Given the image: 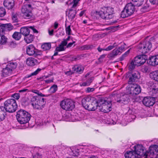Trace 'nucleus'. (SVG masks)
Listing matches in <instances>:
<instances>
[{"instance_id":"nucleus-58","label":"nucleus","mask_w":158,"mask_h":158,"mask_svg":"<svg viewBox=\"0 0 158 158\" xmlns=\"http://www.w3.org/2000/svg\"><path fill=\"white\" fill-rule=\"evenodd\" d=\"M116 56L113 51L111 53L108 55V57L111 58H114Z\"/></svg>"},{"instance_id":"nucleus-62","label":"nucleus","mask_w":158,"mask_h":158,"mask_svg":"<svg viewBox=\"0 0 158 158\" xmlns=\"http://www.w3.org/2000/svg\"><path fill=\"white\" fill-rule=\"evenodd\" d=\"M27 91H28L27 89H24L19 90V93H26Z\"/></svg>"},{"instance_id":"nucleus-9","label":"nucleus","mask_w":158,"mask_h":158,"mask_svg":"<svg viewBox=\"0 0 158 158\" xmlns=\"http://www.w3.org/2000/svg\"><path fill=\"white\" fill-rule=\"evenodd\" d=\"M32 7L31 5L29 4H25L21 8V12L23 14V16L25 19H29L32 17Z\"/></svg>"},{"instance_id":"nucleus-13","label":"nucleus","mask_w":158,"mask_h":158,"mask_svg":"<svg viewBox=\"0 0 158 158\" xmlns=\"http://www.w3.org/2000/svg\"><path fill=\"white\" fill-rule=\"evenodd\" d=\"M147 59V58L145 55H142L135 57L134 60L135 65L138 66L145 63Z\"/></svg>"},{"instance_id":"nucleus-46","label":"nucleus","mask_w":158,"mask_h":158,"mask_svg":"<svg viewBox=\"0 0 158 158\" xmlns=\"http://www.w3.org/2000/svg\"><path fill=\"white\" fill-rule=\"evenodd\" d=\"M31 91L35 94H37V96H40V97H44L45 95L42 94L40 92L39 90L35 89H32Z\"/></svg>"},{"instance_id":"nucleus-33","label":"nucleus","mask_w":158,"mask_h":158,"mask_svg":"<svg viewBox=\"0 0 158 158\" xmlns=\"http://www.w3.org/2000/svg\"><path fill=\"white\" fill-rule=\"evenodd\" d=\"M51 47V44L50 43H45L41 45L42 48L44 50H48Z\"/></svg>"},{"instance_id":"nucleus-38","label":"nucleus","mask_w":158,"mask_h":158,"mask_svg":"<svg viewBox=\"0 0 158 158\" xmlns=\"http://www.w3.org/2000/svg\"><path fill=\"white\" fill-rule=\"evenodd\" d=\"M94 46L93 45L87 44L83 45L81 47L82 50H89L92 49Z\"/></svg>"},{"instance_id":"nucleus-1","label":"nucleus","mask_w":158,"mask_h":158,"mask_svg":"<svg viewBox=\"0 0 158 158\" xmlns=\"http://www.w3.org/2000/svg\"><path fill=\"white\" fill-rule=\"evenodd\" d=\"M99 101L95 98L87 96L82 99L81 102L86 109L89 111H94L99 107Z\"/></svg>"},{"instance_id":"nucleus-11","label":"nucleus","mask_w":158,"mask_h":158,"mask_svg":"<svg viewBox=\"0 0 158 158\" xmlns=\"http://www.w3.org/2000/svg\"><path fill=\"white\" fill-rule=\"evenodd\" d=\"M31 30L34 33H38V31L34 27V26L23 27L20 29V33L24 36L29 34Z\"/></svg>"},{"instance_id":"nucleus-49","label":"nucleus","mask_w":158,"mask_h":158,"mask_svg":"<svg viewBox=\"0 0 158 158\" xmlns=\"http://www.w3.org/2000/svg\"><path fill=\"white\" fill-rule=\"evenodd\" d=\"M130 110H129L127 112V114H129V121H131L133 119H134L136 117L135 115H133L132 114H130Z\"/></svg>"},{"instance_id":"nucleus-56","label":"nucleus","mask_w":158,"mask_h":158,"mask_svg":"<svg viewBox=\"0 0 158 158\" xmlns=\"http://www.w3.org/2000/svg\"><path fill=\"white\" fill-rule=\"evenodd\" d=\"M94 90L95 89L94 88L88 87L86 89V92L87 93H90L94 91Z\"/></svg>"},{"instance_id":"nucleus-60","label":"nucleus","mask_w":158,"mask_h":158,"mask_svg":"<svg viewBox=\"0 0 158 158\" xmlns=\"http://www.w3.org/2000/svg\"><path fill=\"white\" fill-rule=\"evenodd\" d=\"M67 44V41L65 40H64L63 41H62L60 44L64 47V46L66 45Z\"/></svg>"},{"instance_id":"nucleus-18","label":"nucleus","mask_w":158,"mask_h":158,"mask_svg":"<svg viewBox=\"0 0 158 158\" xmlns=\"http://www.w3.org/2000/svg\"><path fill=\"white\" fill-rule=\"evenodd\" d=\"M140 77L139 73L138 71H135L132 73L128 81V84L132 83L133 82L137 81Z\"/></svg>"},{"instance_id":"nucleus-7","label":"nucleus","mask_w":158,"mask_h":158,"mask_svg":"<svg viewBox=\"0 0 158 158\" xmlns=\"http://www.w3.org/2000/svg\"><path fill=\"white\" fill-rule=\"evenodd\" d=\"M98 109L104 113H107L111 111V104L105 100L100 99L99 102Z\"/></svg>"},{"instance_id":"nucleus-43","label":"nucleus","mask_w":158,"mask_h":158,"mask_svg":"<svg viewBox=\"0 0 158 158\" xmlns=\"http://www.w3.org/2000/svg\"><path fill=\"white\" fill-rule=\"evenodd\" d=\"M141 71L144 73H148L150 71V69L148 66H143L141 69Z\"/></svg>"},{"instance_id":"nucleus-37","label":"nucleus","mask_w":158,"mask_h":158,"mask_svg":"<svg viewBox=\"0 0 158 158\" xmlns=\"http://www.w3.org/2000/svg\"><path fill=\"white\" fill-rule=\"evenodd\" d=\"M57 86L56 85L54 84L50 88L49 91L51 93H54L57 90Z\"/></svg>"},{"instance_id":"nucleus-54","label":"nucleus","mask_w":158,"mask_h":158,"mask_svg":"<svg viewBox=\"0 0 158 158\" xmlns=\"http://www.w3.org/2000/svg\"><path fill=\"white\" fill-rule=\"evenodd\" d=\"M12 97L16 100H18L20 98V94L19 93H15L12 95Z\"/></svg>"},{"instance_id":"nucleus-45","label":"nucleus","mask_w":158,"mask_h":158,"mask_svg":"<svg viewBox=\"0 0 158 158\" xmlns=\"http://www.w3.org/2000/svg\"><path fill=\"white\" fill-rule=\"evenodd\" d=\"M152 95L156 97H158V89L153 88L152 90Z\"/></svg>"},{"instance_id":"nucleus-34","label":"nucleus","mask_w":158,"mask_h":158,"mask_svg":"<svg viewBox=\"0 0 158 158\" xmlns=\"http://www.w3.org/2000/svg\"><path fill=\"white\" fill-rule=\"evenodd\" d=\"M20 32H15L12 35V37L16 40H19L21 37Z\"/></svg>"},{"instance_id":"nucleus-19","label":"nucleus","mask_w":158,"mask_h":158,"mask_svg":"<svg viewBox=\"0 0 158 158\" xmlns=\"http://www.w3.org/2000/svg\"><path fill=\"white\" fill-rule=\"evenodd\" d=\"M84 69L85 68L83 66L80 64H78L75 65L72 68V70L74 73L81 74L83 73Z\"/></svg>"},{"instance_id":"nucleus-61","label":"nucleus","mask_w":158,"mask_h":158,"mask_svg":"<svg viewBox=\"0 0 158 158\" xmlns=\"http://www.w3.org/2000/svg\"><path fill=\"white\" fill-rule=\"evenodd\" d=\"M73 73V72L70 70L64 72V74L67 76H70Z\"/></svg>"},{"instance_id":"nucleus-4","label":"nucleus","mask_w":158,"mask_h":158,"mask_svg":"<svg viewBox=\"0 0 158 158\" xmlns=\"http://www.w3.org/2000/svg\"><path fill=\"white\" fill-rule=\"evenodd\" d=\"M112 99H114L113 100L114 103L118 102V103L126 104L128 102L129 100L127 95L126 94H123L122 96L118 91H114L112 93Z\"/></svg>"},{"instance_id":"nucleus-5","label":"nucleus","mask_w":158,"mask_h":158,"mask_svg":"<svg viewBox=\"0 0 158 158\" xmlns=\"http://www.w3.org/2000/svg\"><path fill=\"white\" fill-rule=\"evenodd\" d=\"M4 111L10 113L15 112L17 108L16 101L13 99H9L4 103Z\"/></svg>"},{"instance_id":"nucleus-41","label":"nucleus","mask_w":158,"mask_h":158,"mask_svg":"<svg viewBox=\"0 0 158 158\" xmlns=\"http://www.w3.org/2000/svg\"><path fill=\"white\" fill-rule=\"evenodd\" d=\"M18 15L16 13H13L12 14V19L13 22H17L18 21Z\"/></svg>"},{"instance_id":"nucleus-2","label":"nucleus","mask_w":158,"mask_h":158,"mask_svg":"<svg viewBox=\"0 0 158 158\" xmlns=\"http://www.w3.org/2000/svg\"><path fill=\"white\" fill-rule=\"evenodd\" d=\"M31 115L26 111L21 109L17 112V119L21 124H25L28 123L30 120Z\"/></svg>"},{"instance_id":"nucleus-23","label":"nucleus","mask_w":158,"mask_h":158,"mask_svg":"<svg viewBox=\"0 0 158 158\" xmlns=\"http://www.w3.org/2000/svg\"><path fill=\"white\" fill-rule=\"evenodd\" d=\"M125 158H138L134 151H127L124 154Z\"/></svg>"},{"instance_id":"nucleus-42","label":"nucleus","mask_w":158,"mask_h":158,"mask_svg":"<svg viewBox=\"0 0 158 158\" xmlns=\"http://www.w3.org/2000/svg\"><path fill=\"white\" fill-rule=\"evenodd\" d=\"M130 51V49L128 50L124 53L120 58L119 60L122 61L129 54Z\"/></svg>"},{"instance_id":"nucleus-52","label":"nucleus","mask_w":158,"mask_h":158,"mask_svg":"<svg viewBox=\"0 0 158 158\" xmlns=\"http://www.w3.org/2000/svg\"><path fill=\"white\" fill-rule=\"evenodd\" d=\"M135 66H136L135 63V61H132L131 63L129 65V68L130 69H133L135 67Z\"/></svg>"},{"instance_id":"nucleus-27","label":"nucleus","mask_w":158,"mask_h":158,"mask_svg":"<svg viewBox=\"0 0 158 158\" xmlns=\"http://www.w3.org/2000/svg\"><path fill=\"white\" fill-rule=\"evenodd\" d=\"M11 69L8 68L6 66L2 71V75L4 77L6 76H10L11 74Z\"/></svg>"},{"instance_id":"nucleus-55","label":"nucleus","mask_w":158,"mask_h":158,"mask_svg":"<svg viewBox=\"0 0 158 158\" xmlns=\"http://www.w3.org/2000/svg\"><path fill=\"white\" fill-rule=\"evenodd\" d=\"M125 44L124 43L123 45H122L120 47H119L118 48L120 50V51L121 52H122L123 51L125 50Z\"/></svg>"},{"instance_id":"nucleus-64","label":"nucleus","mask_w":158,"mask_h":158,"mask_svg":"<svg viewBox=\"0 0 158 158\" xmlns=\"http://www.w3.org/2000/svg\"><path fill=\"white\" fill-rule=\"evenodd\" d=\"M89 83L87 82L86 81H85L83 83H82L81 84V86H89Z\"/></svg>"},{"instance_id":"nucleus-15","label":"nucleus","mask_w":158,"mask_h":158,"mask_svg":"<svg viewBox=\"0 0 158 158\" xmlns=\"http://www.w3.org/2000/svg\"><path fill=\"white\" fill-rule=\"evenodd\" d=\"M142 102L145 106L149 107L153 105L155 103V101L153 97H145L143 99Z\"/></svg>"},{"instance_id":"nucleus-16","label":"nucleus","mask_w":158,"mask_h":158,"mask_svg":"<svg viewBox=\"0 0 158 158\" xmlns=\"http://www.w3.org/2000/svg\"><path fill=\"white\" fill-rule=\"evenodd\" d=\"M37 49L32 44H30L27 47L26 52L27 54L29 56H36L37 54Z\"/></svg>"},{"instance_id":"nucleus-26","label":"nucleus","mask_w":158,"mask_h":158,"mask_svg":"<svg viewBox=\"0 0 158 158\" xmlns=\"http://www.w3.org/2000/svg\"><path fill=\"white\" fill-rule=\"evenodd\" d=\"M34 38V36L29 34L24 37V39L27 43L29 44L31 43L33 40Z\"/></svg>"},{"instance_id":"nucleus-57","label":"nucleus","mask_w":158,"mask_h":158,"mask_svg":"<svg viewBox=\"0 0 158 158\" xmlns=\"http://www.w3.org/2000/svg\"><path fill=\"white\" fill-rule=\"evenodd\" d=\"M150 3L153 5L158 4V0H149Z\"/></svg>"},{"instance_id":"nucleus-53","label":"nucleus","mask_w":158,"mask_h":158,"mask_svg":"<svg viewBox=\"0 0 158 158\" xmlns=\"http://www.w3.org/2000/svg\"><path fill=\"white\" fill-rule=\"evenodd\" d=\"M80 0H73V4L72 7V8L74 9H76V7L77 6L79 1Z\"/></svg>"},{"instance_id":"nucleus-32","label":"nucleus","mask_w":158,"mask_h":158,"mask_svg":"<svg viewBox=\"0 0 158 158\" xmlns=\"http://www.w3.org/2000/svg\"><path fill=\"white\" fill-rule=\"evenodd\" d=\"M155 56H152L150 57L149 60L148 61V62L150 65L153 66L156 65V61Z\"/></svg>"},{"instance_id":"nucleus-21","label":"nucleus","mask_w":158,"mask_h":158,"mask_svg":"<svg viewBox=\"0 0 158 158\" xmlns=\"http://www.w3.org/2000/svg\"><path fill=\"white\" fill-rule=\"evenodd\" d=\"M0 27L5 33L6 31L11 30L14 28L10 23L2 24L0 25Z\"/></svg>"},{"instance_id":"nucleus-14","label":"nucleus","mask_w":158,"mask_h":158,"mask_svg":"<svg viewBox=\"0 0 158 158\" xmlns=\"http://www.w3.org/2000/svg\"><path fill=\"white\" fill-rule=\"evenodd\" d=\"M35 105L34 106V108L37 109H41L44 107L45 103L44 102V98L40 96L38 97V100Z\"/></svg>"},{"instance_id":"nucleus-20","label":"nucleus","mask_w":158,"mask_h":158,"mask_svg":"<svg viewBox=\"0 0 158 158\" xmlns=\"http://www.w3.org/2000/svg\"><path fill=\"white\" fill-rule=\"evenodd\" d=\"M3 5L5 7L8 9H12L14 6L15 3L14 0H5Z\"/></svg>"},{"instance_id":"nucleus-31","label":"nucleus","mask_w":158,"mask_h":158,"mask_svg":"<svg viewBox=\"0 0 158 158\" xmlns=\"http://www.w3.org/2000/svg\"><path fill=\"white\" fill-rule=\"evenodd\" d=\"M41 70L40 69L38 68L36 70L29 74L27 75L25 77V79L29 78L32 76L37 75L39 72Z\"/></svg>"},{"instance_id":"nucleus-59","label":"nucleus","mask_w":158,"mask_h":158,"mask_svg":"<svg viewBox=\"0 0 158 158\" xmlns=\"http://www.w3.org/2000/svg\"><path fill=\"white\" fill-rule=\"evenodd\" d=\"M94 80L93 77H90L86 81L87 82L89 83V85H90Z\"/></svg>"},{"instance_id":"nucleus-47","label":"nucleus","mask_w":158,"mask_h":158,"mask_svg":"<svg viewBox=\"0 0 158 158\" xmlns=\"http://www.w3.org/2000/svg\"><path fill=\"white\" fill-rule=\"evenodd\" d=\"M6 12L3 7L0 8V17H3L6 14Z\"/></svg>"},{"instance_id":"nucleus-50","label":"nucleus","mask_w":158,"mask_h":158,"mask_svg":"<svg viewBox=\"0 0 158 158\" xmlns=\"http://www.w3.org/2000/svg\"><path fill=\"white\" fill-rule=\"evenodd\" d=\"M65 30L66 33L69 35H71V30L70 28V25H69L67 27H66Z\"/></svg>"},{"instance_id":"nucleus-48","label":"nucleus","mask_w":158,"mask_h":158,"mask_svg":"<svg viewBox=\"0 0 158 158\" xmlns=\"http://www.w3.org/2000/svg\"><path fill=\"white\" fill-rule=\"evenodd\" d=\"M65 49L66 48H64L63 46L60 44L58 47H57L56 48V50L58 52H60L64 51Z\"/></svg>"},{"instance_id":"nucleus-8","label":"nucleus","mask_w":158,"mask_h":158,"mask_svg":"<svg viewBox=\"0 0 158 158\" xmlns=\"http://www.w3.org/2000/svg\"><path fill=\"white\" fill-rule=\"evenodd\" d=\"M127 87L128 93L131 95L134 96L139 94L141 91L140 86L138 85L131 83Z\"/></svg>"},{"instance_id":"nucleus-36","label":"nucleus","mask_w":158,"mask_h":158,"mask_svg":"<svg viewBox=\"0 0 158 158\" xmlns=\"http://www.w3.org/2000/svg\"><path fill=\"white\" fill-rule=\"evenodd\" d=\"M150 8L149 6L147 4H144L143 6L141 9V11L143 12H145L149 11Z\"/></svg>"},{"instance_id":"nucleus-12","label":"nucleus","mask_w":158,"mask_h":158,"mask_svg":"<svg viewBox=\"0 0 158 158\" xmlns=\"http://www.w3.org/2000/svg\"><path fill=\"white\" fill-rule=\"evenodd\" d=\"M134 152L136 156H146V153L144 150L143 147L141 145L138 144L134 146Z\"/></svg>"},{"instance_id":"nucleus-17","label":"nucleus","mask_w":158,"mask_h":158,"mask_svg":"<svg viewBox=\"0 0 158 158\" xmlns=\"http://www.w3.org/2000/svg\"><path fill=\"white\" fill-rule=\"evenodd\" d=\"M98 14L102 19H110L113 17V14L108 13L103 9L98 12Z\"/></svg>"},{"instance_id":"nucleus-3","label":"nucleus","mask_w":158,"mask_h":158,"mask_svg":"<svg viewBox=\"0 0 158 158\" xmlns=\"http://www.w3.org/2000/svg\"><path fill=\"white\" fill-rule=\"evenodd\" d=\"M155 37H151L149 41L141 43L137 46L138 51L143 54L148 52L152 48V42L155 41Z\"/></svg>"},{"instance_id":"nucleus-10","label":"nucleus","mask_w":158,"mask_h":158,"mask_svg":"<svg viewBox=\"0 0 158 158\" xmlns=\"http://www.w3.org/2000/svg\"><path fill=\"white\" fill-rule=\"evenodd\" d=\"M60 105L62 108L66 110H71L75 107L73 102L69 99L63 100Z\"/></svg>"},{"instance_id":"nucleus-63","label":"nucleus","mask_w":158,"mask_h":158,"mask_svg":"<svg viewBox=\"0 0 158 158\" xmlns=\"http://www.w3.org/2000/svg\"><path fill=\"white\" fill-rule=\"evenodd\" d=\"M89 83L87 82L86 81H85L83 83H82L81 84V86H89Z\"/></svg>"},{"instance_id":"nucleus-29","label":"nucleus","mask_w":158,"mask_h":158,"mask_svg":"<svg viewBox=\"0 0 158 158\" xmlns=\"http://www.w3.org/2000/svg\"><path fill=\"white\" fill-rule=\"evenodd\" d=\"M17 64L16 62L9 63L6 65L8 68L11 69L12 71L17 67Z\"/></svg>"},{"instance_id":"nucleus-44","label":"nucleus","mask_w":158,"mask_h":158,"mask_svg":"<svg viewBox=\"0 0 158 158\" xmlns=\"http://www.w3.org/2000/svg\"><path fill=\"white\" fill-rule=\"evenodd\" d=\"M38 96H33L31 99V105L34 106L35 105V103H36L37 101L38 100Z\"/></svg>"},{"instance_id":"nucleus-28","label":"nucleus","mask_w":158,"mask_h":158,"mask_svg":"<svg viewBox=\"0 0 158 158\" xmlns=\"http://www.w3.org/2000/svg\"><path fill=\"white\" fill-rule=\"evenodd\" d=\"M133 4L135 6L139 7L144 3V0H131Z\"/></svg>"},{"instance_id":"nucleus-25","label":"nucleus","mask_w":158,"mask_h":158,"mask_svg":"<svg viewBox=\"0 0 158 158\" xmlns=\"http://www.w3.org/2000/svg\"><path fill=\"white\" fill-rule=\"evenodd\" d=\"M149 76L151 79L158 82V70L151 72Z\"/></svg>"},{"instance_id":"nucleus-6","label":"nucleus","mask_w":158,"mask_h":158,"mask_svg":"<svg viewBox=\"0 0 158 158\" xmlns=\"http://www.w3.org/2000/svg\"><path fill=\"white\" fill-rule=\"evenodd\" d=\"M135 7L132 2H131L127 4L121 12V17L124 18L133 14L135 10Z\"/></svg>"},{"instance_id":"nucleus-40","label":"nucleus","mask_w":158,"mask_h":158,"mask_svg":"<svg viewBox=\"0 0 158 158\" xmlns=\"http://www.w3.org/2000/svg\"><path fill=\"white\" fill-rule=\"evenodd\" d=\"M108 13L113 14L114 9L110 7H104L103 9Z\"/></svg>"},{"instance_id":"nucleus-51","label":"nucleus","mask_w":158,"mask_h":158,"mask_svg":"<svg viewBox=\"0 0 158 158\" xmlns=\"http://www.w3.org/2000/svg\"><path fill=\"white\" fill-rule=\"evenodd\" d=\"M118 48H116L113 50V52L116 56L122 53Z\"/></svg>"},{"instance_id":"nucleus-24","label":"nucleus","mask_w":158,"mask_h":158,"mask_svg":"<svg viewBox=\"0 0 158 158\" xmlns=\"http://www.w3.org/2000/svg\"><path fill=\"white\" fill-rule=\"evenodd\" d=\"M76 13V9L72 8L69 10L68 17L70 19L72 20L75 17Z\"/></svg>"},{"instance_id":"nucleus-35","label":"nucleus","mask_w":158,"mask_h":158,"mask_svg":"<svg viewBox=\"0 0 158 158\" xmlns=\"http://www.w3.org/2000/svg\"><path fill=\"white\" fill-rule=\"evenodd\" d=\"M8 39L4 35H2L1 37L0 41V44L1 45L5 44L7 41Z\"/></svg>"},{"instance_id":"nucleus-39","label":"nucleus","mask_w":158,"mask_h":158,"mask_svg":"<svg viewBox=\"0 0 158 158\" xmlns=\"http://www.w3.org/2000/svg\"><path fill=\"white\" fill-rule=\"evenodd\" d=\"M118 44L116 43H115L113 44L109 45L107 48H105V50L106 51H110L114 48L118 46Z\"/></svg>"},{"instance_id":"nucleus-30","label":"nucleus","mask_w":158,"mask_h":158,"mask_svg":"<svg viewBox=\"0 0 158 158\" xmlns=\"http://www.w3.org/2000/svg\"><path fill=\"white\" fill-rule=\"evenodd\" d=\"M5 111L3 106H0V122L3 120L5 118Z\"/></svg>"},{"instance_id":"nucleus-22","label":"nucleus","mask_w":158,"mask_h":158,"mask_svg":"<svg viewBox=\"0 0 158 158\" xmlns=\"http://www.w3.org/2000/svg\"><path fill=\"white\" fill-rule=\"evenodd\" d=\"M38 63L37 60L34 58L30 57L27 59L26 64L29 66H33Z\"/></svg>"}]
</instances>
